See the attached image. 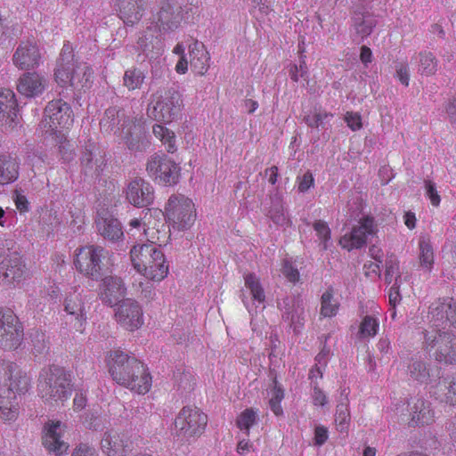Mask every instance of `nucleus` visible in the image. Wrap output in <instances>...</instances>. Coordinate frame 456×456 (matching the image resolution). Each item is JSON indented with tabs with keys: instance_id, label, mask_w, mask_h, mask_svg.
<instances>
[{
	"instance_id": "f257e3e1",
	"label": "nucleus",
	"mask_w": 456,
	"mask_h": 456,
	"mask_svg": "<svg viewBox=\"0 0 456 456\" xmlns=\"http://www.w3.org/2000/svg\"><path fill=\"white\" fill-rule=\"evenodd\" d=\"M107 364L112 379L138 395H146L152 387V377L141 361L120 350L110 352Z\"/></svg>"
},
{
	"instance_id": "f03ea898",
	"label": "nucleus",
	"mask_w": 456,
	"mask_h": 456,
	"mask_svg": "<svg viewBox=\"0 0 456 456\" xmlns=\"http://www.w3.org/2000/svg\"><path fill=\"white\" fill-rule=\"evenodd\" d=\"M54 80L61 87H71L77 92H86L94 83V70L87 64L75 59L73 46L65 42L54 69Z\"/></svg>"
},
{
	"instance_id": "7ed1b4c3",
	"label": "nucleus",
	"mask_w": 456,
	"mask_h": 456,
	"mask_svg": "<svg viewBox=\"0 0 456 456\" xmlns=\"http://www.w3.org/2000/svg\"><path fill=\"white\" fill-rule=\"evenodd\" d=\"M130 259L134 270L144 278L159 282L169 273L164 253L151 244H136L130 249Z\"/></svg>"
},
{
	"instance_id": "20e7f679",
	"label": "nucleus",
	"mask_w": 456,
	"mask_h": 456,
	"mask_svg": "<svg viewBox=\"0 0 456 456\" xmlns=\"http://www.w3.org/2000/svg\"><path fill=\"white\" fill-rule=\"evenodd\" d=\"M71 379L69 372L58 365H49L39 374L37 383L38 395L45 402L67 400L71 395Z\"/></svg>"
},
{
	"instance_id": "39448f33",
	"label": "nucleus",
	"mask_w": 456,
	"mask_h": 456,
	"mask_svg": "<svg viewBox=\"0 0 456 456\" xmlns=\"http://www.w3.org/2000/svg\"><path fill=\"white\" fill-rule=\"evenodd\" d=\"M110 252L94 244L86 245L75 250L74 265L83 276L97 281L109 268Z\"/></svg>"
},
{
	"instance_id": "423d86ee",
	"label": "nucleus",
	"mask_w": 456,
	"mask_h": 456,
	"mask_svg": "<svg viewBox=\"0 0 456 456\" xmlns=\"http://www.w3.org/2000/svg\"><path fill=\"white\" fill-rule=\"evenodd\" d=\"M31 388V379L16 362L0 360V395L18 399Z\"/></svg>"
},
{
	"instance_id": "0eeeda50",
	"label": "nucleus",
	"mask_w": 456,
	"mask_h": 456,
	"mask_svg": "<svg viewBox=\"0 0 456 456\" xmlns=\"http://www.w3.org/2000/svg\"><path fill=\"white\" fill-rule=\"evenodd\" d=\"M423 349L436 361L456 364V336L431 328L424 332Z\"/></svg>"
},
{
	"instance_id": "6e6552de",
	"label": "nucleus",
	"mask_w": 456,
	"mask_h": 456,
	"mask_svg": "<svg viewBox=\"0 0 456 456\" xmlns=\"http://www.w3.org/2000/svg\"><path fill=\"white\" fill-rule=\"evenodd\" d=\"M208 415L197 406H183L175 416L174 430L178 437L185 441H195L206 431Z\"/></svg>"
},
{
	"instance_id": "1a4fd4ad",
	"label": "nucleus",
	"mask_w": 456,
	"mask_h": 456,
	"mask_svg": "<svg viewBox=\"0 0 456 456\" xmlns=\"http://www.w3.org/2000/svg\"><path fill=\"white\" fill-rule=\"evenodd\" d=\"M183 101L175 90H159L152 94L148 105V116L159 122L170 124L177 118L182 111Z\"/></svg>"
},
{
	"instance_id": "9d476101",
	"label": "nucleus",
	"mask_w": 456,
	"mask_h": 456,
	"mask_svg": "<svg viewBox=\"0 0 456 456\" xmlns=\"http://www.w3.org/2000/svg\"><path fill=\"white\" fill-rule=\"evenodd\" d=\"M165 216L170 225L176 230L191 228L196 219L193 201L182 194H173L165 207Z\"/></svg>"
},
{
	"instance_id": "9b49d317",
	"label": "nucleus",
	"mask_w": 456,
	"mask_h": 456,
	"mask_svg": "<svg viewBox=\"0 0 456 456\" xmlns=\"http://www.w3.org/2000/svg\"><path fill=\"white\" fill-rule=\"evenodd\" d=\"M148 175L157 183L172 186L179 182V165L165 154L154 153L146 163Z\"/></svg>"
},
{
	"instance_id": "f8f14e48",
	"label": "nucleus",
	"mask_w": 456,
	"mask_h": 456,
	"mask_svg": "<svg viewBox=\"0 0 456 456\" xmlns=\"http://www.w3.org/2000/svg\"><path fill=\"white\" fill-rule=\"evenodd\" d=\"M0 276L14 287L28 278V269L20 252L11 248H0Z\"/></svg>"
},
{
	"instance_id": "ddd939ff",
	"label": "nucleus",
	"mask_w": 456,
	"mask_h": 456,
	"mask_svg": "<svg viewBox=\"0 0 456 456\" xmlns=\"http://www.w3.org/2000/svg\"><path fill=\"white\" fill-rule=\"evenodd\" d=\"M24 329L19 317L10 308L0 307V347L17 349L22 343Z\"/></svg>"
},
{
	"instance_id": "4468645a",
	"label": "nucleus",
	"mask_w": 456,
	"mask_h": 456,
	"mask_svg": "<svg viewBox=\"0 0 456 456\" xmlns=\"http://www.w3.org/2000/svg\"><path fill=\"white\" fill-rule=\"evenodd\" d=\"M45 122L51 132L69 129L74 122L70 105L62 99L49 102L45 109Z\"/></svg>"
},
{
	"instance_id": "2eb2a0df",
	"label": "nucleus",
	"mask_w": 456,
	"mask_h": 456,
	"mask_svg": "<svg viewBox=\"0 0 456 456\" xmlns=\"http://www.w3.org/2000/svg\"><path fill=\"white\" fill-rule=\"evenodd\" d=\"M43 55L35 39L21 40L14 50L12 61L19 70H32L42 63Z\"/></svg>"
},
{
	"instance_id": "dca6fc26",
	"label": "nucleus",
	"mask_w": 456,
	"mask_h": 456,
	"mask_svg": "<svg viewBox=\"0 0 456 456\" xmlns=\"http://www.w3.org/2000/svg\"><path fill=\"white\" fill-rule=\"evenodd\" d=\"M164 213L158 208H147L143 216V233L151 245H165L170 239V231L163 223Z\"/></svg>"
},
{
	"instance_id": "f3484780",
	"label": "nucleus",
	"mask_w": 456,
	"mask_h": 456,
	"mask_svg": "<svg viewBox=\"0 0 456 456\" xmlns=\"http://www.w3.org/2000/svg\"><path fill=\"white\" fill-rule=\"evenodd\" d=\"M377 232L375 218L370 215L364 216L358 221L351 232L343 235L339 244L348 251L354 248H361L366 244L367 238Z\"/></svg>"
},
{
	"instance_id": "a211bd4d",
	"label": "nucleus",
	"mask_w": 456,
	"mask_h": 456,
	"mask_svg": "<svg viewBox=\"0 0 456 456\" xmlns=\"http://www.w3.org/2000/svg\"><path fill=\"white\" fill-rule=\"evenodd\" d=\"M116 322L125 330L134 331L143 324V312L140 304L131 298L124 299L115 309Z\"/></svg>"
},
{
	"instance_id": "6ab92c4d",
	"label": "nucleus",
	"mask_w": 456,
	"mask_h": 456,
	"mask_svg": "<svg viewBox=\"0 0 456 456\" xmlns=\"http://www.w3.org/2000/svg\"><path fill=\"white\" fill-rule=\"evenodd\" d=\"M146 120L142 116H127L118 127V136L131 151H141L142 141L145 135Z\"/></svg>"
},
{
	"instance_id": "aec40b11",
	"label": "nucleus",
	"mask_w": 456,
	"mask_h": 456,
	"mask_svg": "<svg viewBox=\"0 0 456 456\" xmlns=\"http://www.w3.org/2000/svg\"><path fill=\"white\" fill-rule=\"evenodd\" d=\"M188 11L183 7H176L168 1L162 0L159 4V10L154 16L156 28L159 31H174L186 21Z\"/></svg>"
},
{
	"instance_id": "412c9836",
	"label": "nucleus",
	"mask_w": 456,
	"mask_h": 456,
	"mask_svg": "<svg viewBox=\"0 0 456 456\" xmlns=\"http://www.w3.org/2000/svg\"><path fill=\"white\" fill-rule=\"evenodd\" d=\"M101 450L107 456H125L133 449V442L126 432L110 429L103 433Z\"/></svg>"
},
{
	"instance_id": "4be33fe9",
	"label": "nucleus",
	"mask_w": 456,
	"mask_h": 456,
	"mask_svg": "<svg viewBox=\"0 0 456 456\" xmlns=\"http://www.w3.org/2000/svg\"><path fill=\"white\" fill-rule=\"evenodd\" d=\"M66 428V425L60 420H49L45 423L42 442L48 452L60 456L68 451L69 444L63 439Z\"/></svg>"
},
{
	"instance_id": "5701e85b",
	"label": "nucleus",
	"mask_w": 456,
	"mask_h": 456,
	"mask_svg": "<svg viewBox=\"0 0 456 456\" xmlns=\"http://www.w3.org/2000/svg\"><path fill=\"white\" fill-rule=\"evenodd\" d=\"M126 199L136 208H145L154 201V189L143 178L135 177L130 181L125 190Z\"/></svg>"
},
{
	"instance_id": "b1692460",
	"label": "nucleus",
	"mask_w": 456,
	"mask_h": 456,
	"mask_svg": "<svg viewBox=\"0 0 456 456\" xmlns=\"http://www.w3.org/2000/svg\"><path fill=\"white\" fill-rule=\"evenodd\" d=\"M126 295V287L120 277L110 275L102 279L98 296L103 304L111 307L118 305Z\"/></svg>"
},
{
	"instance_id": "393cba45",
	"label": "nucleus",
	"mask_w": 456,
	"mask_h": 456,
	"mask_svg": "<svg viewBox=\"0 0 456 456\" xmlns=\"http://www.w3.org/2000/svg\"><path fill=\"white\" fill-rule=\"evenodd\" d=\"M47 86V78L37 71H27L23 73L16 82L18 93L25 98L41 96L46 90Z\"/></svg>"
},
{
	"instance_id": "a878e982",
	"label": "nucleus",
	"mask_w": 456,
	"mask_h": 456,
	"mask_svg": "<svg viewBox=\"0 0 456 456\" xmlns=\"http://www.w3.org/2000/svg\"><path fill=\"white\" fill-rule=\"evenodd\" d=\"M95 225L99 234L109 241L118 242L124 239L121 223L106 209L97 212Z\"/></svg>"
},
{
	"instance_id": "bb28decb",
	"label": "nucleus",
	"mask_w": 456,
	"mask_h": 456,
	"mask_svg": "<svg viewBox=\"0 0 456 456\" xmlns=\"http://www.w3.org/2000/svg\"><path fill=\"white\" fill-rule=\"evenodd\" d=\"M19 123V106L14 92L0 88V124L12 130Z\"/></svg>"
},
{
	"instance_id": "cd10ccee",
	"label": "nucleus",
	"mask_w": 456,
	"mask_h": 456,
	"mask_svg": "<svg viewBox=\"0 0 456 456\" xmlns=\"http://www.w3.org/2000/svg\"><path fill=\"white\" fill-rule=\"evenodd\" d=\"M411 427H424L435 422V411L431 403L423 398H413L409 403Z\"/></svg>"
},
{
	"instance_id": "c85d7f7f",
	"label": "nucleus",
	"mask_w": 456,
	"mask_h": 456,
	"mask_svg": "<svg viewBox=\"0 0 456 456\" xmlns=\"http://www.w3.org/2000/svg\"><path fill=\"white\" fill-rule=\"evenodd\" d=\"M63 307L67 314L74 317L76 330L83 332L87 317L81 295L76 290L67 294L63 301Z\"/></svg>"
},
{
	"instance_id": "c756f323",
	"label": "nucleus",
	"mask_w": 456,
	"mask_h": 456,
	"mask_svg": "<svg viewBox=\"0 0 456 456\" xmlns=\"http://www.w3.org/2000/svg\"><path fill=\"white\" fill-rule=\"evenodd\" d=\"M81 165L86 175L99 176L105 166L104 155L100 148L89 142L81 157Z\"/></svg>"
},
{
	"instance_id": "7c9ffc66",
	"label": "nucleus",
	"mask_w": 456,
	"mask_h": 456,
	"mask_svg": "<svg viewBox=\"0 0 456 456\" xmlns=\"http://www.w3.org/2000/svg\"><path fill=\"white\" fill-rule=\"evenodd\" d=\"M137 44L139 49L150 58L157 57L164 51L159 30L156 27H148L139 37Z\"/></svg>"
},
{
	"instance_id": "2f4dec72",
	"label": "nucleus",
	"mask_w": 456,
	"mask_h": 456,
	"mask_svg": "<svg viewBox=\"0 0 456 456\" xmlns=\"http://www.w3.org/2000/svg\"><path fill=\"white\" fill-rule=\"evenodd\" d=\"M147 0H117L119 17L127 25L137 23L142 17Z\"/></svg>"
},
{
	"instance_id": "473e14b6",
	"label": "nucleus",
	"mask_w": 456,
	"mask_h": 456,
	"mask_svg": "<svg viewBox=\"0 0 456 456\" xmlns=\"http://www.w3.org/2000/svg\"><path fill=\"white\" fill-rule=\"evenodd\" d=\"M429 394L436 400L446 404L456 405V373L448 378L438 381L435 386L429 388Z\"/></svg>"
},
{
	"instance_id": "72a5a7b5",
	"label": "nucleus",
	"mask_w": 456,
	"mask_h": 456,
	"mask_svg": "<svg viewBox=\"0 0 456 456\" xmlns=\"http://www.w3.org/2000/svg\"><path fill=\"white\" fill-rule=\"evenodd\" d=\"M189 55L191 70L196 75L204 76L210 66V54L205 45L196 40L189 47Z\"/></svg>"
},
{
	"instance_id": "f704fd0d",
	"label": "nucleus",
	"mask_w": 456,
	"mask_h": 456,
	"mask_svg": "<svg viewBox=\"0 0 456 456\" xmlns=\"http://www.w3.org/2000/svg\"><path fill=\"white\" fill-rule=\"evenodd\" d=\"M411 378L419 383L429 384L432 378L439 377L441 369L430 367L424 361L412 358L408 366Z\"/></svg>"
},
{
	"instance_id": "c9c22d12",
	"label": "nucleus",
	"mask_w": 456,
	"mask_h": 456,
	"mask_svg": "<svg viewBox=\"0 0 456 456\" xmlns=\"http://www.w3.org/2000/svg\"><path fill=\"white\" fill-rule=\"evenodd\" d=\"M20 175V161L12 154L0 155V184H9L15 182Z\"/></svg>"
},
{
	"instance_id": "e433bc0d",
	"label": "nucleus",
	"mask_w": 456,
	"mask_h": 456,
	"mask_svg": "<svg viewBox=\"0 0 456 456\" xmlns=\"http://www.w3.org/2000/svg\"><path fill=\"white\" fill-rule=\"evenodd\" d=\"M126 117L123 109L110 107L100 120L101 129L106 133L113 132L115 134H118V127H121V123H124Z\"/></svg>"
},
{
	"instance_id": "4c0bfd02",
	"label": "nucleus",
	"mask_w": 456,
	"mask_h": 456,
	"mask_svg": "<svg viewBox=\"0 0 456 456\" xmlns=\"http://www.w3.org/2000/svg\"><path fill=\"white\" fill-rule=\"evenodd\" d=\"M418 262L419 267L430 273L435 264V252L428 236H420L418 242Z\"/></svg>"
},
{
	"instance_id": "58836bf2",
	"label": "nucleus",
	"mask_w": 456,
	"mask_h": 456,
	"mask_svg": "<svg viewBox=\"0 0 456 456\" xmlns=\"http://www.w3.org/2000/svg\"><path fill=\"white\" fill-rule=\"evenodd\" d=\"M432 314L443 324L449 322L452 325H456V301L453 298L444 299L433 309Z\"/></svg>"
},
{
	"instance_id": "ea45409f",
	"label": "nucleus",
	"mask_w": 456,
	"mask_h": 456,
	"mask_svg": "<svg viewBox=\"0 0 456 456\" xmlns=\"http://www.w3.org/2000/svg\"><path fill=\"white\" fill-rule=\"evenodd\" d=\"M20 415V405L16 399L0 395V422L4 424L14 423Z\"/></svg>"
},
{
	"instance_id": "a19ab883",
	"label": "nucleus",
	"mask_w": 456,
	"mask_h": 456,
	"mask_svg": "<svg viewBox=\"0 0 456 456\" xmlns=\"http://www.w3.org/2000/svg\"><path fill=\"white\" fill-rule=\"evenodd\" d=\"M152 133L168 153L173 154L177 151L176 135L173 130L162 124H155Z\"/></svg>"
},
{
	"instance_id": "79ce46f5",
	"label": "nucleus",
	"mask_w": 456,
	"mask_h": 456,
	"mask_svg": "<svg viewBox=\"0 0 456 456\" xmlns=\"http://www.w3.org/2000/svg\"><path fill=\"white\" fill-rule=\"evenodd\" d=\"M243 278L244 286L249 291L252 300L259 304L265 303V293L259 277L254 273H247L244 274Z\"/></svg>"
},
{
	"instance_id": "37998d69",
	"label": "nucleus",
	"mask_w": 456,
	"mask_h": 456,
	"mask_svg": "<svg viewBox=\"0 0 456 456\" xmlns=\"http://www.w3.org/2000/svg\"><path fill=\"white\" fill-rule=\"evenodd\" d=\"M334 418L337 431L340 433H347L351 422L349 401L347 397L345 398L344 402H341L337 405Z\"/></svg>"
},
{
	"instance_id": "c03bdc74",
	"label": "nucleus",
	"mask_w": 456,
	"mask_h": 456,
	"mask_svg": "<svg viewBox=\"0 0 456 456\" xmlns=\"http://www.w3.org/2000/svg\"><path fill=\"white\" fill-rule=\"evenodd\" d=\"M419 66L418 72L421 76L429 77L436 74L438 68V61L433 53L421 51L418 53Z\"/></svg>"
},
{
	"instance_id": "a18cd8bd",
	"label": "nucleus",
	"mask_w": 456,
	"mask_h": 456,
	"mask_svg": "<svg viewBox=\"0 0 456 456\" xmlns=\"http://www.w3.org/2000/svg\"><path fill=\"white\" fill-rule=\"evenodd\" d=\"M339 309V303L334 298V289L328 288L321 297L320 314L323 317H333Z\"/></svg>"
},
{
	"instance_id": "49530a36",
	"label": "nucleus",
	"mask_w": 456,
	"mask_h": 456,
	"mask_svg": "<svg viewBox=\"0 0 456 456\" xmlns=\"http://www.w3.org/2000/svg\"><path fill=\"white\" fill-rule=\"evenodd\" d=\"M145 80V74L138 68L127 69L123 76V85L129 91L140 89Z\"/></svg>"
},
{
	"instance_id": "de8ad7c7",
	"label": "nucleus",
	"mask_w": 456,
	"mask_h": 456,
	"mask_svg": "<svg viewBox=\"0 0 456 456\" xmlns=\"http://www.w3.org/2000/svg\"><path fill=\"white\" fill-rule=\"evenodd\" d=\"M379 330V322L377 317L365 315L359 325L358 335L361 338H374Z\"/></svg>"
},
{
	"instance_id": "09e8293b",
	"label": "nucleus",
	"mask_w": 456,
	"mask_h": 456,
	"mask_svg": "<svg viewBox=\"0 0 456 456\" xmlns=\"http://www.w3.org/2000/svg\"><path fill=\"white\" fill-rule=\"evenodd\" d=\"M267 216L278 225L290 224L289 219L285 214L284 207L280 198H274L272 200V206L268 210Z\"/></svg>"
},
{
	"instance_id": "8fccbe9b",
	"label": "nucleus",
	"mask_w": 456,
	"mask_h": 456,
	"mask_svg": "<svg viewBox=\"0 0 456 456\" xmlns=\"http://www.w3.org/2000/svg\"><path fill=\"white\" fill-rule=\"evenodd\" d=\"M257 411L253 408H247L241 411L236 419V425L240 430L246 432L248 436L250 428L256 424Z\"/></svg>"
},
{
	"instance_id": "3c124183",
	"label": "nucleus",
	"mask_w": 456,
	"mask_h": 456,
	"mask_svg": "<svg viewBox=\"0 0 456 456\" xmlns=\"http://www.w3.org/2000/svg\"><path fill=\"white\" fill-rule=\"evenodd\" d=\"M273 383L274 386L270 391L271 396L269 399V406L276 416H281L283 414L281 402L284 399V390L280 385H278L276 379L273 381Z\"/></svg>"
},
{
	"instance_id": "603ef678",
	"label": "nucleus",
	"mask_w": 456,
	"mask_h": 456,
	"mask_svg": "<svg viewBox=\"0 0 456 456\" xmlns=\"http://www.w3.org/2000/svg\"><path fill=\"white\" fill-rule=\"evenodd\" d=\"M385 268V281L387 284L396 281L401 283L399 261L395 256H391L386 260Z\"/></svg>"
},
{
	"instance_id": "864d4df0",
	"label": "nucleus",
	"mask_w": 456,
	"mask_h": 456,
	"mask_svg": "<svg viewBox=\"0 0 456 456\" xmlns=\"http://www.w3.org/2000/svg\"><path fill=\"white\" fill-rule=\"evenodd\" d=\"M313 228L322 246V249L326 250L328 248V243L331 239V232L328 224L319 219L314 222Z\"/></svg>"
},
{
	"instance_id": "5fc2aeb1",
	"label": "nucleus",
	"mask_w": 456,
	"mask_h": 456,
	"mask_svg": "<svg viewBox=\"0 0 456 456\" xmlns=\"http://www.w3.org/2000/svg\"><path fill=\"white\" fill-rule=\"evenodd\" d=\"M308 69L305 61V56H301L299 65L291 63L289 67V75L292 81L298 82L299 77H307Z\"/></svg>"
},
{
	"instance_id": "6e6d98bb",
	"label": "nucleus",
	"mask_w": 456,
	"mask_h": 456,
	"mask_svg": "<svg viewBox=\"0 0 456 456\" xmlns=\"http://www.w3.org/2000/svg\"><path fill=\"white\" fill-rule=\"evenodd\" d=\"M400 285L401 283L399 281L394 282L388 290V302L391 307V316L393 319L396 315L395 306L402 301V296L400 294Z\"/></svg>"
},
{
	"instance_id": "4d7b16f0",
	"label": "nucleus",
	"mask_w": 456,
	"mask_h": 456,
	"mask_svg": "<svg viewBox=\"0 0 456 456\" xmlns=\"http://www.w3.org/2000/svg\"><path fill=\"white\" fill-rule=\"evenodd\" d=\"M426 196L434 207H438L441 203V197L436 190V184L431 180L425 181Z\"/></svg>"
},
{
	"instance_id": "13d9d810",
	"label": "nucleus",
	"mask_w": 456,
	"mask_h": 456,
	"mask_svg": "<svg viewBox=\"0 0 456 456\" xmlns=\"http://www.w3.org/2000/svg\"><path fill=\"white\" fill-rule=\"evenodd\" d=\"M344 119L347 126L354 132L362 127V116L358 112L347 111L345 114Z\"/></svg>"
},
{
	"instance_id": "bf43d9fd",
	"label": "nucleus",
	"mask_w": 456,
	"mask_h": 456,
	"mask_svg": "<svg viewBox=\"0 0 456 456\" xmlns=\"http://www.w3.org/2000/svg\"><path fill=\"white\" fill-rule=\"evenodd\" d=\"M281 273L289 282L296 283L300 279L297 268L294 267L292 264L287 260L282 264Z\"/></svg>"
},
{
	"instance_id": "052dcab7",
	"label": "nucleus",
	"mask_w": 456,
	"mask_h": 456,
	"mask_svg": "<svg viewBox=\"0 0 456 456\" xmlns=\"http://www.w3.org/2000/svg\"><path fill=\"white\" fill-rule=\"evenodd\" d=\"M395 77L404 86L410 83L409 65L407 61L400 62L395 66Z\"/></svg>"
},
{
	"instance_id": "680f3d73",
	"label": "nucleus",
	"mask_w": 456,
	"mask_h": 456,
	"mask_svg": "<svg viewBox=\"0 0 456 456\" xmlns=\"http://www.w3.org/2000/svg\"><path fill=\"white\" fill-rule=\"evenodd\" d=\"M297 190L299 192H305L314 184V178L311 171H306L302 176L297 178Z\"/></svg>"
},
{
	"instance_id": "e2e57ef3",
	"label": "nucleus",
	"mask_w": 456,
	"mask_h": 456,
	"mask_svg": "<svg viewBox=\"0 0 456 456\" xmlns=\"http://www.w3.org/2000/svg\"><path fill=\"white\" fill-rule=\"evenodd\" d=\"M355 33L362 38H365L372 32L373 25L367 20L361 19L359 21L355 20L354 23Z\"/></svg>"
},
{
	"instance_id": "0e129e2a",
	"label": "nucleus",
	"mask_w": 456,
	"mask_h": 456,
	"mask_svg": "<svg viewBox=\"0 0 456 456\" xmlns=\"http://www.w3.org/2000/svg\"><path fill=\"white\" fill-rule=\"evenodd\" d=\"M13 201L17 210L20 214H25L29 211V202L27 197L18 191H15Z\"/></svg>"
},
{
	"instance_id": "69168bd1",
	"label": "nucleus",
	"mask_w": 456,
	"mask_h": 456,
	"mask_svg": "<svg viewBox=\"0 0 456 456\" xmlns=\"http://www.w3.org/2000/svg\"><path fill=\"white\" fill-rule=\"evenodd\" d=\"M71 456H98V453L94 447L80 444L74 449Z\"/></svg>"
},
{
	"instance_id": "338daca9",
	"label": "nucleus",
	"mask_w": 456,
	"mask_h": 456,
	"mask_svg": "<svg viewBox=\"0 0 456 456\" xmlns=\"http://www.w3.org/2000/svg\"><path fill=\"white\" fill-rule=\"evenodd\" d=\"M329 437L328 428L324 426H317L314 429V444L321 446L326 443Z\"/></svg>"
},
{
	"instance_id": "774afa93",
	"label": "nucleus",
	"mask_w": 456,
	"mask_h": 456,
	"mask_svg": "<svg viewBox=\"0 0 456 456\" xmlns=\"http://www.w3.org/2000/svg\"><path fill=\"white\" fill-rule=\"evenodd\" d=\"M312 399L315 406H324L328 403L327 395L318 386L314 387Z\"/></svg>"
}]
</instances>
